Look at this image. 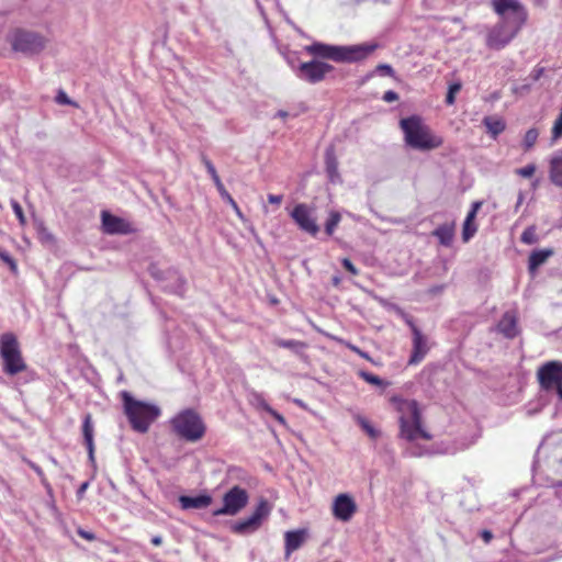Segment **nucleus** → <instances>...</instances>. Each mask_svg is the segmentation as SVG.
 <instances>
[{
	"label": "nucleus",
	"mask_w": 562,
	"mask_h": 562,
	"mask_svg": "<svg viewBox=\"0 0 562 562\" xmlns=\"http://www.w3.org/2000/svg\"><path fill=\"white\" fill-rule=\"evenodd\" d=\"M461 88H462V85L459 81L449 85L448 92H447V95H446V103L448 105L454 104L456 95H457V93L460 92Z\"/></svg>",
	"instance_id": "obj_33"
},
{
	"label": "nucleus",
	"mask_w": 562,
	"mask_h": 562,
	"mask_svg": "<svg viewBox=\"0 0 562 562\" xmlns=\"http://www.w3.org/2000/svg\"><path fill=\"white\" fill-rule=\"evenodd\" d=\"M56 101L57 103L59 104H67V105H74V106H78V104L74 101H71L68 95L63 91L60 90L56 97Z\"/></svg>",
	"instance_id": "obj_43"
},
{
	"label": "nucleus",
	"mask_w": 562,
	"mask_h": 562,
	"mask_svg": "<svg viewBox=\"0 0 562 562\" xmlns=\"http://www.w3.org/2000/svg\"><path fill=\"white\" fill-rule=\"evenodd\" d=\"M272 510V505L268 502V499L261 497L251 516H254L261 525L269 517Z\"/></svg>",
	"instance_id": "obj_28"
},
{
	"label": "nucleus",
	"mask_w": 562,
	"mask_h": 562,
	"mask_svg": "<svg viewBox=\"0 0 562 562\" xmlns=\"http://www.w3.org/2000/svg\"><path fill=\"white\" fill-rule=\"evenodd\" d=\"M493 11L503 21L525 25L528 11L519 0H491Z\"/></svg>",
	"instance_id": "obj_10"
},
{
	"label": "nucleus",
	"mask_w": 562,
	"mask_h": 562,
	"mask_svg": "<svg viewBox=\"0 0 562 562\" xmlns=\"http://www.w3.org/2000/svg\"><path fill=\"white\" fill-rule=\"evenodd\" d=\"M291 217L303 232H306L312 236H316L318 234L319 227L315 218L312 216L310 207L305 203L295 205L291 212Z\"/></svg>",
	"instance_id": "obj_15"
},
{
	"label": "nucleus",
	"mask_w": 562,
	"mask_h": 562,
	"mask_svg": "<svg viewBox=\"0 0 562 562\" xmlns=\"http://www.w3.org/2000/svg\"><path fill=\"white\" fill-rule=\"evenodd\" d=\"M562 137V115H559L552 127V139L557 140Z\"/></svg>",
	"instance_id": "obj_40"
},
{
	"label": "nucleus",
	"mask_w": 562,
	"mask_h": 562,
	"mask_svg": "<svg viewBox=\"0 0 562 562\" xmlns=\"http://www.w3.org/2000/svg\"><path fill=\"white\" fill-rule=\"evenodd\" d=\"M346 346H347V348H348V349H350V350H351V351H353L355 353H357V355H358V353H361V349H360V348H358L357 346H355V345H352V344H350V342L346 344Z\"/></svg>",
	"instance_id": "obj_52"
},
{
	"label": "nucleus",
	"mask_w": 562,
	"mask_h": 562,
	"mask_svg": "<svg viewBox=\"0 0 562 562\" xmlns=\"http://www.w3.org/2000/svg\"><path fill=\"white\" fill-rule=\"evenodd\" d=\"M283 201V195L282 194H269L268 195V202L271 203V204H276L277 206H279Z\"/></svg>",
	"instance_id": "obj_49"
},
{
	"label": "nucleus",
	"mask_w": 562,
	"mask_h": 562,
	"mask_svg": "<svg viewBox=\"0 0 562 562\" xmlns=\"http://www.w3.org/2000/svg\"><path fill=\"white\" fill-rule=\"evenodd\" d=\"M202 160H203V164H204L207 172L210 173L214 184L221 182L222 180H221L214 165L211 162V160H209L206 157H203Z\"/></svg>",
	"instance_id": "obj_37"
},
{
	"label": "nucleus",
	"mask_w": 562,
	"mask_h": 562,
	"mask_svg": "<svg viewBox=\"0 0 562 562\" xmlns=\"http://www.w3.org/2000/svg\"><path fill=\"white\" fill-rule=\"evenodd\" d=\"M212 497L207 494H201L198 496H187L182 495L179 497V503L182 509L190 508H206L212 504Z\"/></svg>",
	"instance_id": "obj_19"
},
{
	"label": "nucleus",
	"mask_w": 562,
	"mask_h": 562,
	"mask_svg": "<svg viewBox=\"0 0 562 562\" xmlns=\"http://www.w3.org/2000/svg\"><path fill=\"white\" fill-rule=\"evenodd\" d=\"M150 542L153 546L155 547H159L161 546L162 543V538L160 536H154L151 539H150Z\"/></svg>",
	"instance_id": "obj_51"
},
{
	"label": "nucleus",
	"mask_w": 562,
	"mask_h": 562,
	"mask_svg": "<svg viewBox=\"0 0 562 562\" xmlns=\"http://www.w3.org/2000/svg\"><path fill=\"white\" fill-rule=\"evenodd\" d=\"M307 538L306 529H297L286 531L284 535V549L285 554L290 555L292 552L300 549Z\"/></svg>",
	"instance_id": "obj_18"
},
{
	"label": "nucleus",
	"mask_w": 562,
	"mask_h": 562,
	"mask_svg": "<svg viewBox=\"0 0 562 562\" xmlns=\"http://www.w3.org/2000/svg\"><path fill=\"white\" fill-rule=\"evenodd\" d=\"M334 283H335V284H338V283H339V279H338V278H335V279H334Z\"/></svg>",
	"instance_id": "obj_56"
},
{
	"label": "nucleus",
	"mask_w": 562,
	"mask_h": 562,
	"mask_svg": "<svg viewBox=\"0 0 562 562\" xmlns=\"http://www.w3.org/2000/svg\"><path fill=\"white\" fill-rule=\"evenodd\" d=\"M385 102H394V101H397L398 100V94L393 91V90H389V91H385L384 94H383V98H382Z\"/></svg>",
	"instance_id": "obj_47"
},
{
	"label": "nucleus",
	"mask_w": 562,
	"mask_h": 562,
	"mask_svg": "<svg viewBox=\"0 0 562 562\" xmlns=\"http://www.w3.org/2000/svg\"><path fill=\"white\" fill-rule=\"evenodd\" d=\"M93 423H92V416L90 414H87L83 418L82 423V435L85 439V445L88 449L89 457L93 459L94 454V442H93Z\"/></svg>",
	"instance_id": "obj_22"
},
{
	"label": "nucleus",
	"mask_w": 562,
	"mask_h": 562,
	"mask_svg": "<svg viewBox=\"0 0 562 562\" xmlns=\"http://www.w3.org/2000/svg\"><path fill=\"white\" fill-rule=\"evenodd\" d=\"M87 485H88V483H83V484L81 485V488H80V490H81V491H85V488L87 487Z\"/></svg>",
	"instance_id": "obj_55"
},
{
	"label": "nucleus",
	"mask_w": 562,
	"mask_h": 562,
	"mask_svg": "<svg viewBox=\"0 0 562 562\" xmlns=\"http://www.w3.org/2000/svg\"><path fill=\"white\" fill-rule=\"evenodd\" d=\"M481 537L485 543H488L493 538V533L490 530L484 529L481 532Z\"/></svg>",
	"instance_id": "obj_50"
},
{
	"label": "nucleus",
	"mask_w": 562,
	"mask_h": 562,
	"mask_svg": "<svg viewBox=\"0 0 562 562\" xmlns=\"http://www.w3.org/2000/svg\"><path fill=\"white\" fill-rule=\"evenodd\" d=\"M498 330L507 338H514L518 334L517 318L513 312H506L497 325Z\"/></svg>",
	"instance_id": "obj_20"
},
{
	"label": "nucleus",
	"mask_w": 562,
	"mask_h": 562,
	"mask_svg": "<svg viewBox=\"0 0 562 562\" xmlns=\"http://www.w3.org/2000/svg\"><path fill=\"white\" fill-rule=\"evenodd\" d=\"M358 375L367 383L382 387V389H385L390 385V382L384 381L380 376H378L371 372L364 371V370L358 371Z\"/></svg>",
	"instance_id": "obj_30"
},
{
	"label": "nucleus",
	"mask_w": 562,
	"mask_h": 562,
	"mask_svg": "<svg viewBox=\"0 0 562 562\" xmlns=\"http://www.w3.org/2000/svg\"><path fill=\"white\" fill-rule=\"evenodd\" d=\"M27 464H29V465H30V468H31L32 470H34V471H35V473L41 477V481H42L43 483H45V482H46V476H45V474H44V472H43L42 468H41V467H38L37 464H35V463H34V462H32V461H29V462H27Z\"/></svg>",
	"instance_id": "obj_45"
},
{
	"label": "nucleus",
	"mask_w": 562,
	"mask_h": 562,
	"mask_svg": "<svg viewBox=\"0 0 562 562\" xmlns=\"http://www.w3.org/2000/svg\"><path fill=\"white\" fill-rule=\"evenodd\" d=\"M124 414L126 415L132 428L138 432L145 434L150 425L160 415V409L154 404L135 400L127 391L121 393Z\"/></svg>",
	"instance_id": "obj_5"
},
{
	"label": "nucleus",
	"mask_w": 562,
	"mask_h": 562,
	"mask_svg": "<svg viewBox=\"0 0 562 562\" xmlns=\"http://www.w3.org/2000/svg\"><path fill=\"white\" fill-rule=\"evenodd\" d=\"M340 221H341L340 213L337 211H331L328 215L326 223H325V233L328 236H331L334 234L335 229L337 228V226L339 225Z\"/></svg>",
	"instance_id": "obj_31"
},
{
	"label": "nucleus",
	"mask_w": 562,
	"mask_h": 562,
	"mask_svg": "<svg viewBox=\"0 0 562 562\" xmlns=\"http://www.w3.org/2000/svg\"><path fill=\"white\" fill-rule=\"evenodd\" d=\"M376 69L381 72H383L386 76H393L394 70L393 68L387 64H380Z\"/></svg>",
	"instance_id": "obj_48"
},
{
	"label": "nucleus",
	"mask_w": 562,
	"mask_h": 562,
	"mask_svg": "<svg viewBox=\"0 0 562 562\" xmlns=\"http://www.w3.org/2000/svg\"><path fill=\"white\" fill-rule=\"evenodd\" d=\"M522 26L524 25L499 20L495 25L486 30V47L492 50L505 48L518 35Z\"/></svg>",
	"instance_id": "obj_7"
},
{
	"label": "nucleus",
	"mask_w": 562,
	"mask_h": 562,
	"mask_svg": "<svg viewBox=\"0 0 562 562\" xmlns=\"http://www.w3.org/2000/svg\"><path fill=\"white\" fill-rule=\"evenodd\" d=\"M521 243L526 245H533L536 244L539 238L537 235V227L535 225L528 226L520 236Z\"/></svg>",
	"instance_id": "obj_32"
},
{
	"label": "nucleus",
	"mask_w": 562,
	"mask_h": 562,
	"mask_svg": "<svg viewBox=\"0 0 562 562\" xmlns=\"http://www.w3.org/2000/svg\"><path fill=\"white\" fill-rule=\"evenodd\" d=\"M537 380L541 390L554 391L562 401V361L551 360L543 363L537 371Z\"/></svg>",
	"instance_id": "obj_9"
},
{
	"label": "nucleus",
	"mask_w": 562,
	"mask_h": 562,
	"mask_svg": "<svg viewBox=\"0 0 562 562\" xmlns=\"http://www.w3.org/2000/svg\"><path fill=\"white\" fill-rule=\"evenodd\" d=\"M102 229L109 235H128L136 232V228L128 221L103 211L101 214Z\"/></svg>",
	"instance_id": "obj_14"
},
{
	"label": "nucleus",
	"mask_w": 562,
	"mask_h": 562,
	"mask_svg": "<svg viewBox=\"0 0 562 562\" xmlns=\"http://www.w3.org/2000/svg\"><path fill=\"white\" fill-rule=\"evenodd\" d=\"M276 345L280 348H285V349H297V348H304L306 345L302 341H299V340H284V339H279L276 341Z\"/></svg>",
	"instance_id": "obj_35"
},
{
	"label": "nucleus",
	"mask_w": 562,
	"mask_h": 562,
	"mask_svg": "<svg viewBox=\"0 0 562 562\" xmlns=\"http://www.w3.org/2000/svg\"><path fill=\"white\" fill-rule=\"evenodd\" d=\"M278 115L281 116V117H285L288 115V113L284 112V111H279Z\"/></svg>",
	"instance_id": "obj_54"
},
{
	"label": "nucleus",
	"mask_w": 562,
	"mask_h": 562,
	"mask_svg": "<svg viewBox=\"0 0 562 562\" xmlns=\"http://www.w3.org/2000/svg\"><path fill=\"white\" fill-rule=\"evenodd\" d=\"M0 358L2 359V371L8 375H16L27 368L18 338L12 333H4L0 336Z\"/></svg>",
	"instance_id": "obj_6"
},
{
	"label": "nucleus",
	"mask_w": 562,
	"mask_h": 562,
	"mask_svg": "<svg viewBox=\"0 0 562 562\" xmlns=\"http://www.w3.org/2000/svg\"><path fill=\"white\" fill-rule=\"evenodd\" d=\"M482 205V201H475L471 205V210L469 211L463 223L462 239L464 243L469 241L477 231V226L475 225L474 220Z\"/></svg>",
	"instance_id": "obj_17"
},
{
	"label": "nucleus",
	"mask_w": 562,
	"mask_h": 562,
	"mask_svg": "<svg viewBox=\"0 0 562 562\" xmlns=\"http://www.w3.org/2000/svg\"><path fill=\"white\" fill-rule=\"evenodd\" d=\"M405 144L413 149L429 151L443 145V137L436 134L418 115H411L400 121Z\"/></svg>",
	"instance_id": "obj_1"
},
{
	"label": "nucleus",
	"mask_w": 562,
	"mask_h": 562,
	"mask_svg": "<svg viewBox=\"0 0 562 562\" xmlns=\"http://www.w3.org/2000/svg\"><path fill=\"white\" fill-rule=\"evenodd\" d=\"M325 169L330 181L339 178L338 161L333 147H329L325 153Z\"/></svg>",
	"instance_id": "obj_24"
},
{
	"label": "nucleus",
	"mask_w": 562,
	"mask_h": 562,
	"mask_svg": "<svg viewBox=\"0 0 562 562\" xmlns=\"http://www.w3.org/2000/svg\"><path fill=\"white\" fill-rule=\"evenodd\" d=\"M171 431L187 442L202 440L207 431V426L202 415L195 408H184L178 412L169 420Z\"/></svg>",
	"instance_id": "obj_4"
},
{
	"label": "nucleus",
	"mask_w": 562,
	"mask_h": 562,
	"mask_svg": "<svg viewBox=\"0 0 562 562\" xmlns=\"http://www.w3.org/2000/svg\"><path fill=\"white\" fill-rule=\"evenodd\" d=\"M263 407L266 408V411L281 425H284L285 424V418L279 414L277 411H274L273 408H271V406H269L268 404H265Z\"/></svg>",
	"instance_id": "obj_44"
},
{
	"label": "nucleus",
	"mask_w": 562,
	"mask_h": 562,
	"mask_svg": "<svg viewBox=\"0 0 562 562\" xmlns=\"http://www.w3.org/2000/svg\"><path fill=\"white\" fill-rule=\"evenodd\" d=\"M358 355H359L361 358H363V359H366V360H368V361H372L371 357H370V356H369V353H368V352H366V351H362V350H361V353H358Z\"/></svg>",
	"instance_id": "obj_53"
},
{
	"label": "nucleus",
	"mask_w": 562,
	"mask_h": 562,
	"mask_svg": "<svg viewBox=\"0 0 562 562\" xmlns=\"http://www.w3.org/2000/svg\"><path fill=\"white\" fill-rule=\"evenodd\" d=\"M248 492L235 485L223 495V506L213 512V516H235L248 504Z\"/></svg>",
	"instance_id": "obj_11"
},
{
	"label": "nucleus",
	"mask_w": 562,
	"mask_h": 562,
	"mask_svg": "<svg viewBox=\"0 0 562 562\" xmlns=\"http://www.w3.org/2000/svg\"><path fill=\"white\" fill-rule=\"evenodd\" d=\"M539 133L536 128H530L526 132L524 137L525 150L532 148L538 139Z\"/></svg>",
	"instance_id": "obj_34"
},
{
	"label": "nucleus",
	"mask_w": 562,
	"mask_h": 562,
	"mask_svg": "<svg viewBox=\"0 0 562 562\" xmlns=\"http://www.w3.org/2000/svg\"><path fill=\"white\" fill-rule=\"evenodd\" d=\"M376 47V44L333 46L323 43H314L306 46L305 49L313 56L331 59L337 63H356L366 59Z\"/></svg>",
	"instance_id": "obj_3"
},
{
	"label": "nucleus",
	"mask_w": 562,
	"mask_h": 562,
	"mask_svg": "<svg viewBox=\"0 0 562 562\" xmlns=\"http://www.w3.org/2000/svg\"><path fill=\"white\" fill-rule=\"evenodd\" d=\"M77 533H78V536H79V537H81V538H82V539H85V540H88V541H93V540H95V536H94V533H92V532H90V531H87V530H85V529H82V528H78V529H77Z\"/></svg>",
	"instance_id": "obj_46"
},
{
	"label": "nucleus",
	"mask_w": 562,
	"mask_h": 562,
	"mask_svg": "<svg viewBox=\"0 0 562 562\" xmlns=\"http://www.w3.org/2000/svg\"><path fill=\"white\" fill-rule=\"evenodd\" d=\"M341 265L350 274H352V276H358L359 274V270L356 268V266L351 262L350 259L342 258L341 259Z\"/></svg>",
	"instance_id": "obj_42"
},
{
	"label": "nucleus",
	"mask_w": 562,
	"mask_h": 562,
	"mask_svg": "<svg viewBox=\"0 0 562 562\" xmlns=\"http://www.w3.org/2000/svg\"><path fill=\"white\" fill-rule=\"evenodd\" d=\"M390 401L400 414V435L402 438L408 441L418 437L425 440L431 439V435L423 428L422 414L415 400L392 396Z\"/></svg>",
	"instance_id": "obj_2"
},
{
	"label": "nucleus",
	"mask_w": 562,
	"mask_h": 562,
	"mask_svg": "<svg viewBox=\"0 0 562 562\" xmlns=\"http://www.w3.org/2000/svg\"><path fill=\"white\" fill-rule=\"evenodd\" d=\"M406 324L409 326L413 335V349L412 355L408 359V364L416 366L424 360V358L429 351V347L427 345V337L422 333V330L415 325V323L412 319H407Z\"/></svg>",
	"instance_id": "obj_13"
},
{
	"label": "nucleus",
	"mask_w": 562,
	"mask_h": 562,
	"mask_svg": "<svg viewBox=\"0 0 562 562\" xmlns=\"http://www.w3.org/2000/svg\"><path fill=\"white\" fill-rule=\"evenodd\" d=\"M536 166L533 164H529L522 168L516 170V173L521 176L522 178H531L536 172Z\"/></svg>",
	"instance_id": "obj_39"
},
{
	"label": "nucleus",
	"mask_w": 562,
	"mask_h": 562,
	"mask_svg": "<svg viewBox=\"0 0 562 562\" xmlns=\"http://www.w3.org/2000/svg\"><path fill=\"white\" fill-rule=\"evenodd\" d=\"M557 485H558V486H561V485H562V482L558 483Z\"/></svg>",
	"instance_id": "obj_57"
},
{
	"label": "nucleus",
	"mask_w": 562,
	"mask_h": 562,
	"mask_svg": "<svg viewBox=\"0 0 562 562\" xmlns=\"http://www.w3.org/2000/svg\"><path fill=\"white\" fill-rule=\"evenodd\" d=\"M260 527L261 524L250 515L249 517L235 522L231 529L236 535H246L257 531Z\"/></svg>",
	"instance_id": "obj_21"
},
{
	"label": "nucleus",
	"mask_w": 562,
	"mask_h": 562,
	"mask_svg": "<svg viewBox=\"0 0 562 562\" xmlns=\"http://www.w3.org/2000/svg\"><path fill=\"white\" fill-rule=\"evenodd\" d=\"M549 173L551 182L562 188V156H553L551 158Z\"/></svg>",
	"instance_id": "obj_26"
},
{
	"label": "nucleus",
	"mask_w": 562,
	"mask_h": 562,
	"mask_svg": "<svg viewBox=\"0 0 562 562\" xmlns=\"http://www.w3.org/2000/svg\"><path fill=\"white\" fill-rule=\"evenodd\" d=\"M432 235L436 236L439 243L443 246H450L454 237V225L443 224L438 226Z\"/></svg>",
	"instance_id": "obj_25"
},
{
	"label": "nucleus",
	"mask_w": 562,
	"mask_h": 562,
	"mask_svg": "<svg viewBox=\"0 0 562 562\" xmlns=\"http://www.w3.org/2000/svg\"><path fill=\"white\" fill-rule=\"evenodd\" d=\"M358 423L371 438L374 439L379 436V431L366 418L358 417Z\"/></svg>",
	"instance_id": "obj_36"
},
{
	"label": "nucleus",
	"mask_w": 562,
	"mask_h": 562,
	"mask_svg": "<svg viewBox=\"0 0 562 562\" xmlns=\"http://www.w3.org/2000/svg\"><path fill=\"white\" fill-rule=\"evenodd\" d=\"M8 42L14 52L26 55L38 54L45 47L46 40L34 32L15 29L8 35Z\"/></svg>",
	"instance_id": "obj_8"
},
{
	"label": "nucleus",
	"mask_w": 562,
	"mask_h": 562,
	"mask_svg": "<svg viewBox=\"0 0 562 562\" xmlns=\"http://www.w3.org/2000/svg\"><path fill=\"white\" fill-rule=\"evenodd\" d=\"M0 259L8 263L11 268V270L15 271L16 270V262L15 260L7 252V251H3L0 249Z\"/></svg>",
	"instance_id": "obj_41"
},
{
	"label": "nucleus",
	"mask_w": 562,
	"mask_h": 562,
	"mask_svg": "<svg viewBox=\"0 0 562 562\" xmlns=\"http://www.w3.org/2000/svg\"><path fill=\"white\" fill-rule=\"evenodd\" d=\"M333 69L331 65L314 59L302 63L297 68V76L310 83H317L323 81Z\"/></svg>",
	"instance_id": "obj_12"
},
{
	"label": "nucleus",
	"mask_w": 562,
	"mask_h": 562,
	"mask_svg": "<svg viewBox=\"0 0 562 562\" xmlns=\"http://www.w3.org/2000/svg\"><path fill=\"white\" fill-rule=\"evenodd\" d=\"M221 198L226 201L231 206L232 209L234 210V212L236 213V215L240 218V220H245V216L241 212V210L239 209L238 204L236 203V201L233 199V196L229 194V192L225 189L223 182H218L215 184Z\"/></svg>",
	"instance_id": "obj_29"
},
{
	"label": "nucleus",
	"mask_w": 562,
	"mask_h": 562,
	"mask_svg": "<svg viewBox=\"0 0 562 562\" xmlns=\"http://www.w3.org/2000/svg\"><path fill=\"white\" fill-rule=\"evenodd\" d=\"M553 255V250L548 249H539L533 250L528 259V269L530 272H535L541 265H543L551 256Z\"/></svg>",
	"instance_id": "obj_23"
},
{
	"label": "nucleus",
	"mask_w": 562,
	"mask_h": 562,
	"mask_svg": "<svg viewBox=\"0 0 562 562\" xmlns=\"http://www.w3.org/2000/svg\"><path fill=\"white\" fill-rule=\"evenodd\" d=\"M357 509L358 507L355 499L346 493L338 494L331 506L334 517L340 521H349Z\"/></svg>",
	"instance_id": "obj_16"
},
{
	"label": "nucleus",
	"mask_w": 562,
	"mask_h": 562,
	"mask_svg": "<svg viewBox=\"0 0 562 562\" xmlns=\"http://www.w3.org/2000/svg\"><path fill=\"white\" fill-rule=\"evenodd\" d=\"M11 206H12V210H13L15 216L18 217L20 224L24 225L26 223V218H25V215H24L21 204L18 201L12 200Z\"/></svg>",
	"instance_id": "obj_38"
},
{
	"label": "nucleus",
	"mask_w": 562,
	"mask_h": 562,
	"mask_svg": "<svg viewBox=\"0 0 562 562\" xmlns=\"http://www.w3.org/2000/svg\"><path fill=\"white\" fill-rule=\"evenodd\" d=\"M483 123H484L485 127L487 128V132L494 138L497 137L501 133H503L506 128L505 122L502 119L495 117V116L484 117Z\"/></svg>",
	"instance_id": "obj_27"
}]
</instances>
